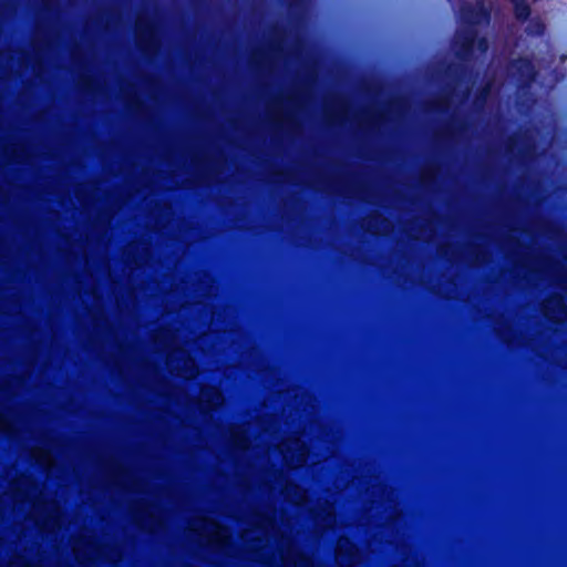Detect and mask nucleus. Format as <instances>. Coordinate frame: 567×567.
<instances>
[{
    "label": "nucleus",
    "mask_w": 567,
    "mask_h": 567,
    "mask_svg": "<svg viewBox=\"0 0 567 567\" xmlns=\"http://www.w3.org/2000/svg\"><path fill=\"white\" fill-rule=\"evenodd\" d=\"M516 14L518 18H525L528 16V9L522 4L516 6Z\"/></svg>",
    "instance_id": "f257e3e1"
}]
</instances>
